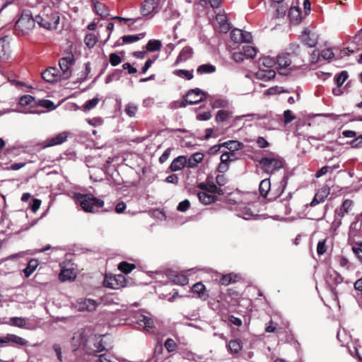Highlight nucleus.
<instances>
[{"label":"nucleus","instance_id":"obj_1","mask_svg":"<svg viewBox=\"0 0 362 362\" xmlns=\"http://www.w3.org/2000/svg\"><path fill=\"white\" fill-rule=\"evenodd\" d=\"M35 21L40 27L46 30H56L60 21L59 12L51 7H45L35 16Z\"/></svg>","mask_w":362,"mask_h":362},{"label":"nucleus","instance_id":"obj_2","mask_svg":"<svg viewBox=\"0 0 362 362\" xmlns=\"http://www.w3.org/2000/svg\"><path fill=\"white\" fill-rule=\"evenodd\" d=\"M288 177L286 175H284L281 181L278 183V193H274V190L276 187L275 185L273 187L271 186L270 180L269 178H266L262 180L259 183V194L264 198L268 200L272 201L275 200L278 197H279L281 194L284 192L288 184Z\"/></svg>","mask_w":362,"mask_h":362},{"label":"nucleus","instance_id":"obj_3","mask_svg":"<svg viewBox=\"0 0 362 362\" xmlns=\"http://www.w3.org/2000/svg\"><path fill=\"white\" fill-rule=\"evenodd\" d=\"M260 168L267 174L272 175L284 168V159L280 156L269 152L258 160Z\"/></svg>","mask_w":362,"mask_h":362},{"label":"nucleus","instance_id":"obj_4","mask_svg":"<svg viewBox=\"0 0 362 362\" xmlns=\"http://www.w3.org/2000/svg\"><path fill=\"white\" fill-rule=\"evenodd\" d=\"M77 200L83 211L89 213H94L104 205V202L95 197L91 194H78Z\"/></svg>","mask_w":362,"mask_h":362},{"label":"nucleus","instance_id":"obj_5","mask_svg":"<svg viewBox=\"0 0 362 362\" xmlns=\"http://www.w3.org/2000/svg\"><path fill=\"white\" fill-rule=\"evenodd\" d=\"M36 21L35 17L30 10H25L22 12L20 18L15 24L16 30L21 31L23 34L28 33L34 28Z\"/></svg>","mask_w":362,"mask_h":362},{"label":"nucleus","instance_id":"obj_6","mask_svg":"<svg viewBox=\"0 0 362 362\" xmlns=\"http://www.w3.org/2000/svg\"><path fill=\"white\" fill-rule=\"evenodd\" d=\"M84 350L89 355L96 356L98 353L105 350V346L100 337L92 336L86 340Z\"/></svg>","mask_w":362,"mask_h":362},{"label":"nucleus","instance_id":"obj_7","mask_svg":"<svg viewBox=\"0 0 362 362\" xmlns=\"http://www.w3.org/2000/svg\"><path fill=\"white\" fill-rule=\"evenodd\" d=\"M104 286L112 289H119L128 285V281L124 275L119 274L114 276L106 275L104 279Z\"/></svg>","mask_w":362,"mask_h":362},{"label":"nucleus","instance_id":"obj_8","mask_svg":"<svg viewBox=\"0 0 362 362\" xmlns=\"http://www.w3.org/2000/svg\"><path fill=\"white\" fill-rule=\"evenodd\" d=\"M66 54L59 60V66L64 75V78H68L71 76L70 68L75 62V57L71 52H66Z\"/></svg>","mask_w":362,"mask_h":362},{"label":"nucleus","instance_id":"obj_9","mask_svg":"<svg viewBox=\"0 0 362 362\" xmlns=\"http://www.w3.org/2000/svg\"><path fill=\"white\" fill-rule=\"evenodd\" d=\"M205 97V93L202 91L199 88H194L188 90L186 95H185V98H186V101L189 105L197 104L204 100Z\"/></svg>","mask_w":362,"mask_h":362},{"label":"nucleus","instance_id":"obj_10","mask_svg":"<svg viewBox=\"0 0 362 362\" xmlns=\"http://www.w3.org/2000/svg\"><path fill=\"white\" fill-rule=\"evenodd\" d=\"M289 55L290 54L288 53H283L277 57L276 62L279 66L278 71L281 75L286 76L289 74V71L286 69L291 64Z\"/></svg>","mask_w":362,"mask_h":362},{"label":"nucleus","instance_id":"obj_11","mask_svg":"<svg viewBox=\"0 0 362 362\" xmlns=\"http://www.w3.org/2000/svg\"><path fill=\"white\" fill-rule=\"evenodd\" d=\"M98 303L95 300L90 298L79 299L77 302L76 308L78 310L91 312L95 310Z\"/></svg>","mask_w":362,"mask_h":362},{"label":"nucleus","instance_id":"obj_12","mask_svg":"<svg viewBox=\"0 0 362 362\" xmlns=\"http://www.w3.org/2000/svg\"><path fill=\"white\" fill-rule=\"evenodd\" d=\"M68 137V133L66 132L58 134L57 136L47 139L42 144V148H45L47 147L59 145L66 141Z\"/></svg>","mask_w":362,"mask_h":362},{"label":"nucleus","instance_id":"obj_13","mask_svg":"<svg viewBox=\"0 0 362 362\" xmlns=\"http://www.w3.org/2000/svg\"><path fill=\"white\" fill-rule=\"evenodd\" d=\"M302 42L309 47H314L317 44V35L308 29H305L301 35Z\"/></svg>","mask_w":362,"mask_h":362},{"label":"nucleus","instance_id":"obj_14","mask_svg":"<svg viewBox=\"0 0 362 362\" xmlns=\"http://www.w3.org/2000/svg\"><path fill=\"white\" fill-rule=\"evenodd\" d=\"M158 0H144L141 6V13L143 16L150 15L153 12H158Z\"/></svg>","mask_w":362,"mask_h":362},{"label":"nucleus","instance_id":"obj_15","mask_svg":"<svg viewBox=\"0 0 362 362\" xmlns=\"http://www.w3.org/2000/svg\"><path fill=\"white\" fill-rule=\"evenodd\" d=\"M59 70L55 67H49L42 73V78L48 83H54L58 80Z\"/></svg>","mask_w":362,"mask_h":362},{"label":"nucleus","instance_id":"obj_16","mask_svg":"<svg viewBox=\"0 0 362 362\" xmlns=\"http://www.w3.org/2000/svg\"><path fill=\"white\" fill-rule=\"evenodd\" d=\"M185 166H187V157L185 156H180L173 160L169 169L172 172H176L183 169Z\"/></svg>","mask_w":362,"mask_h":362},{"label":"nucleus","instance_id":"obj_17","mask_svg":"<svg viewBox=\"0 0 362 362\" xmlns=\"http://www.w3.org/2000/svg\"><path fill=\"white\" fill-rule=\"evenodd\" d=\"M194 54L193 49L189 46H185L182 49L179 55L177 56L175 64H177L182 62H185L187 59H190Z\"/></svg>","mask_w":362,"mask_h":362},{"label":"nucleus","instance_id":"obj_18","mask_svg":"<svg viewBox=\"0 0 362 362\" xmlns=\"http://www.w3.org/2000/svg\"><path fill=\"white\" fill-rule=\"evenodd\" d=\"M353 204V201L350 199H345L341 205V207L339 209H336V216L339 218H343L346 214H348L350 211Z\"/></svg>","mask_w":362,"mask_h":362},{"label":"nucleus","instance_id":"obj_19","mask_svg":"<svg viewBox=\"0 0 362 362\" xmlns=\"http://www.w3.org/2000/svg\"><path fill=\"white\" fill-rule=\"evenodd\" d=\"M192 291L197 294V297L206 300L209 298V295L206 294V287L202 282H197L194 284L192 287Z\"/></svg>","mask_w":362,"mask_h":362},{"label":"nucleus","instance_id":"obj_20","mask_svg":"<svg viewBox=\"0 0 362 362\" xmlns=\"http://www.w3.org/2000/svg\"><path fill=\"white\" fill-rule=\"evenodd\" d=\"M243 342L239 339H231L227 344V347L230 354H237L243 349Z\"/></svg>","mask_w":362,"mask_h":362},{"label":"nucleus","instance_id":"obj_21","mask_svg":"<svg viewBox=\"0 0 362 362\" xmlns=\"http://www.w3.org/2000/svg\"><path fill=\"white\" fill-rule=\"evenodd\" d=\"M204 159V154L200 152H197L190 156L187 158V167L193 168L197 166L198 163H201Z\"/></svg>","mask_w":362,"mask_h":362},{"label":"nucleus","instance_id":"obj_22","mask_svg":"<svg viewBox=\"0 0 362 362\" xmlns=\"http://www.w3.org/2000/svg\"><path fill=\"white\" fill-rule=\"evenodd\" d=\"M199 201L204 204H209L217 200V196L206 192H199L197 194Z\"/></svg>","mask_w":362,"mask_h":362},{"label":"nucleus","instance_id":"obj_23","mask_svg":"<svg viewBox=\"0 0 362 362\" xmlns=\"http://www.w3.org/2000/svg\"><path fill=\"white\" fill-rule=\"evenodd\" d=\"M222 146L231 151L232 156H234V151L240 150L244 146L243 143L238 141H228L223 143Z\"/></svg>","mask_w":362,"mask_h":362},{"label":"nucleus","instance_id":"obj_24","mask_svg":"<svg viewBox=\"0 0 362 362\" xmlns=\"http://www.w3.org/2000/svg\"><path fill=\"white\" fill-rule=\"evenodd\" d=\"M94 11L101 18L109 16V8L102 2L95 1L94 3Z\"/></svg>","mask_w":362,"mask_h":362},{"label":"nucleus","instance_id":"obj_25","mask_svg":"<svg viewBox=\"0 0 362 362\" xmlns=\"http://www.w3.org/2000/svg\"><path fill=\"white\" fill-rule=\"evenodd\" d=\"M76 277V273L73 269H63L59 275V279L62 281H71Z\"/></svg>","mask_w":362,"mask_h":362},{"label":"nucleus","instance_id":"obj_26","mask_svg":"<svg viewBox=\"0 0 362 362\" xmlns=\"http://www.w3.org/2000/svg\"><path fill=\"white\" fill-rule=\"evenodd\" d=\"M288 17L291 21L295 23H299L301 19L300 8L295 6H291L288 11Z\"/></svg>","mask_w":362,"mask_h":362},{"label":"nucleus","instance_id":"obj_27","mask_svg":"<svg viewBox=\"0 0 362 362\" xmlns=\"http://www.w3.org/2000/svg\"><path fill=\"white\" fill-rule=\"evenodd\" d=\"M19 105L22 107L30 106L35 107L37 106V102L35 100V98L30 95H25L21 97L19 100Z\"/></svg>","mask_w":362,"mask_h":362},{"label":"nucleus","instance_id":"obj_28","mask_svg":"<svg viewBox=\"0 0 362 362\" xmlns=\"http://www.w3.org/2000/svg\"><path fill=\"white\" fill-rule=\"evenodd\" d=\"M233 117V112L226 110H218L216 115V121L217 122H223L228 121L229 119Z\"/></svg>","mask_w":362,"mask_h":362},{"label":"nucleus","instance_id":"obj_29","mask_svg":"<svg viewBox=\"0 0 362 362\" xmlns=\"http://www.w3.org/2000/svg\"><path fill=\"white\" fill-rule=\"evenodd\" d=\"M170 279L175 284L185 286L188 284L189 279L184 274H175L171 275Z\"/></svg>","mask_w":362,"mask_h":362},{"label":"nucleus","instance_id":"obj_30","mask_svg":"<svg viewBox=\"0 0 362 362\" xmlns=\"http://www.w3.org/2000/svg\"><path fill=\"white\" fill-rule=\"evenodd\" d=\"M239 276L233 273L223 275L220 279V284L223 286H228L231 283L236 282Z\"/></svg>","mask_w":362,"mask_h":362},{"label":"nucleus","instance_id":"obj_31","mask_svg":"<svg viewBox=\"0 0 362 362\" xmlns=\"http://www.w3.org/2000/svg\"><path fill=\"white\" fill-rule=\"evenodd\" d=\"M4 340L6 341V343L11 341L21 346H24L27 344V341L25 339L13 334H8L7 336L4 337Z\"/></svg>","mask_w":362,"mask_h":362},{"label":"nucleus","instance_id":"obj_32","mask_svg":"<svg viewBox=\"0 0 362 362\" xmlns=\"http://www.w3.org/2000/svg\"><path fill=\"white\" fill-rule=\"evenodd\" d=\"M216 70L215 66L210 64H204L198 66L197 71L199 74H206L214 73Z\"/></svg>","mask_w":362,"mask_h":362},{"label":"nucleus","instance_id":"obj_33","mask_svg":"<svg viewBox=\"0 0 362 362\" xmlns=\"http://www.w3.org/2000/svg\"><path fill=\"white\" fill-rule=\"evenodd\" d=\"M162 44L160 40H150L146 45V49L148 52H156L160 50Z\"/></svg>","mask_w":362,"mask_h":362},{"label":"nucleus","instance_id":"obj_34","mask_svg":"<svg viewBox=\"0 0 362 362\" xmlns=\"http://www.w3.org/2000/svg\"><path fill=\"white\" fill-rule=\"evenodd\" d=\"M37 261L35 259H31L29 261L27 267L23 269L24 275L26 278H28L36 269L37 267Z\"/></svg>","mask_w":362,"mask_h":362},{"label":"nucleus","instance_id":"obj_35","mask_svg":"<svg viewBox=\"0 0 362 362\" xmlns=\"http://www.w3.org/2000/svg\"><path fill=\"white\" fill-rule=\"evenodd\" d=\"M145 33H141L138 35H124L122 37L123 43L129 44L135 42L145 36Z\"/></svg>","mask_w":362,"mask_h":362},{"label":"nucleus","instance_id":"obj_36","mask_svg":"<svg viewBox=\"0 0 362 362\" xmlns=\"http://www.w3.org/2000/svg\"><path fill=\"white\" fill-rule=\"evenodd\" d=\"M135 268L136 265L134 264L129 263L125 261H123L118 264V269L125 274H129Z\"/></svg>","mask_w":362,"mask_h":362},{"label":"nucleus","instance_id":"obj_37","mask_svg":"<svg viewBox=\"0 0 362 362\" xmlns=\"http://www.w3.org/2000/svg\"><path fill=\"white\" fill-rule=\"evenodd\" d=\"M257 76L262 80L268 81L275 77L276 72L272 69L260 70L258 71Z\"/></svg>","mask_w":362,"mask_h":362},{"label":"nucleus","instance_id":"obj_38","mask_svg":"<svg viewBox=\"0 0 362 362\" xmlns=\"http://www.w3.org/2000/svg\"><path fill=\"white\" fill-rule=\"evenodd\" d=\"M330 193V189L328 185H325L321 188L318 189L317 193L315 194V196H317L319 198L320 201L325 202L326 198L328 197V195Z\"/></svg>","mask_w":362,"mask_h":362},{"label":"nucleus","instance_id":"obj_39","mask_svg":"<svg viewBox=\"0 0 362 362\" xmlns=\"http://www.w3.org/2000/svg\"><path fill=\"white\" fill-rule=\"evenodd\" d=\"M242 52L245 57L247 59H253L257 54L256 49L250 45L243 46Z\"/></svg>","mask_w":362,"mask_h":362},{"label":"nucleus","instance_id":"obj_40","mask_svg":"<svg viewBox=\"0 0 362 362\" xmlns=\"http://www.w3.org/2000/svg\"><path fill=\"white\" fill-rule=\"evenodd\" d=\"M349 74L346 71H342L339 74H337L334 77L335 83L337 87H341L345 81L348 78Z\"/></svg>","mask_w":362,"mask_h":362},{"label":"nucleus","instance_id":"obj_41","mask_svg":"<svg viewBox=\"0 0 362 362\" xmlns=\"http://www.w3.org/2000/svg\"><path fill=\"white\" fill-rule=\"evenodd\" d=\"M206 192L211 193L212 194H223V190L220 187H218L214 183H207V187H206Z\"/></svg>","mask_w":362,"mask_h":362},{"label":"nucleus","instance_id":"obj_42","mask_svg":"<svg viewBox=\"0 0 362 362\" xmlns=\"http://www.w3.org/2000/svg\"><path fill=\"white\" fill-rule=\"evenodd\" d=\"M98 39L93 33L86 34L84 38V42L89 48L93 47L95 45Z\"/></svg>","mask_w":362,"mask_h":362},{"label":"nucleus","instance_id":"obj_43","mask_svg":"<svg viewBox=\"0 0 362 362\" xmlns=\"http://www.w3.org/2000/svg\"><path fill=\"white\" fill-rule=\"evenodd\" d=\"M174 74L181 78H185L187 80L193 78V71H188L184 69H177L174 71Z\"/></svg>","mask_w":362,"mask_h":362},{"label":"nucleus","instance_id":"obj_44","mask_svg":"<svg viewBox=\"0 0 362 362\" xmlns=\"http://www.w3.org/2000/svg\"><path fill=\"white\" fill-rule=\"evenodd\" d=\"M9 49V43L6 37L0 38V57H4Z\"/></svg>","mask_w":362,"mask_h":362},{"label":"nucleus","instance_id":"obj_45","mask_svg":"<svg viewBox=\"0 0 362 362\" xmlns=\"http://www.w3.org/2000/svg\"><path fill=\"white\" fill-rule=\"evenodd\" d=\"M242 30L240 29H234L230 33L231 40L236 43L242 42Z\"/></svg>","mask_w":362,"mask_h":362},{"label":"nucleus","instance_id":"obj_46","mask_svg":"<svg viewBox=\"0 0 362 362\" xmlns=\"http://www.w3.org/2000/svg\"><path fill=\"white\" fill-rule=\"evenodd\" d=\"M164 346L170 353L176 350L177 345L174 339L168 338L164 343Z\"/></svg>","mask_w":362,"mask_h":362},{"label":"nucleus","instance_id":"obj_47","mask_svg":"<svg viewBox=\"0 0 362 362\" xmlns=\"http://www.w3.org/2000/svg\"><path fill=\"white\" fill-rule=\"evenodd\" d=\"M11 325L18 327H24L26 323L25 319L23 317H13L11 318Z\"/></svg>","mask_w":362,"mask_h":362},{"label":"nucleus","instance_id":"obj_48","mask_svg":"<svg viewBox=\"0 0 362 362\" xmlns=\"http://www.w3.org/2000/svg\"><path fill=\"white\" fill-rule=\"evenodd\" d=\"M37 106H40L48 110H54L55 108L54 103L49 100H40L37 103Z\"/></svg>","mask_w":362,"mask_h":362},{"label":"nucleus","instance_id":"obj_49","mask_svg":"<svg viewBox=\"0 0 362 362\" xmlns=\"http://www.w3.org/2000/svg\"><path fill=\"white\" fill-rule=\"evenodd\" d=\"M122 70L115 69L112 74H109L105 78V83H109L113 80H118L120 77Z\"/></svg>","mask_w":362,"mask_h":362},{"label":"nucleus","instance_id":"obj_50","mask_svg":"<svg viewBox=\"0 0 362 362\" xmlns=\"http://www.w3.org/2000/svg\"><path fill=\"white\" fill-rule=\"evenodd\" d=\"M109 61L112 66H116L122 62V58L117 53H111Z\"/></svg>","mask_w":362,"mask_h":362},{"label":"nucleus","instance_id":"obj_51","mask_svg":"<svg viewBox=\"0 0 362 362\" xmlns=\"http://www.w3.org/2000/svg\"><path fill=\"white\" fill-rule=\"evenodd\" d=\"M99 103V100L98 98H94L91 100H89L85 103L83 105V108L85 110H90L94 108Z\"/></svg>","mask_w":362,"mask_h":362},{"label":"nucleus","instance_id":"obj_52","mask_svg":"<svg viewBox=\"0 0 362 362\" xmlns=\"http://www.w3.org/2000/svg\"><path fill=\"white\" fill-rule=\"evenodd\" d=\"M228 105V101L224 98H218L214 101L213 108L226 107Z\"/></svg>","mask_w":362,"mask_h":362},{"label":"nucleus","instance_id":"obj_53","mask_svg":"<svg viewBox=\"0 0 362 362\" xmlns=\"http://www.w3.org/2000/svg\"><path fill=\"white\" fill-rule=\"evenodd\" d=\"M289 54H296L298 55L300 52V45L296 42H293L289 45V47L288 48Z\"/></svg>","mask_w":362,"mask_h":362},{"label":"nucleus","instance_id":"obj_54","mask_svg":"<svg viewBox=\"0 0 362 362\" xmlns=\"http://www.w3.org/2000/svg\"><path fill=\"white\" fill-rule=\"evenodd\" d=\"M296 119V116L293 115L290 110L284 112V123L288 124Z\"/></svg>","mask_w":362,"mask_h":362},{"label":"nucleus","instance_id":"obj_55","mask_svg":"<svg viewBox=\"0 0 362 362\" xmlns=\"http://www.w3.org/2000/svg\"><path fill=\"white\" fill-rule=\"evenodd\" d=\"M142 319L140 320L141 322L144 323V327L147 329L153 327L154 322L153 320L147 316L142 315Z\"/></svg>","mask_w":362,"mask_h":362},{"label":"nucleus","instance_id":"obj_56","mask_svg":"<svg viewBox=\"0 0 362 362\" xmlns=\"http://www.w3.org/2000/svg\"><path fill=\"white\" fill-rule=\"evenodd\" d=\"M190 207V202L188 199L180 202L177 206V210L181 212H185Z\"/></svg>","mask_w":362,"mask_h":362},{"label":"nucleus","instance_id":"obj_57","mask_svg":"<svg viewBox=\"0 0 362 362\" xmlns=\"http://www.w3.org/2000/svg\"><path fill=\"white\" fill-rule=\"evenodd\" d=\"M137 107L133 104H128L125 107V112L129 117H134L137 112Z\"/></svg>","mask_w":362,"mask_h":362},{"label":"nucleus","instance_id":"obj_58","mask_svg":"<svg viewBox=\"0 0 362 362\" xmlns=\"http://www.w3.org/2000/svg\"><path fill=\"white\" fill-rule=\"evenodd\" d=\"M320 55L324 59L328 60L333 59L334 57V52L329 48L322 50Z\"/></svg>","mask_w":362,"mask_h":362},{"label":"nucleus","instance_id":"obj_59","mask_svg":"<svg viewBox=\"0 0 362 362\" xmlns=\"http://www.w3.org/2000/svg\"><path fill=\"white\" fill-rule=\"evenodd\" d=\"M267 94L274 95L276 93H288V90H284L283 88H280L278 86L272 87L269 88L267 90Z\"/></svg>","mask_w":362,"mask_h":362},{"label":"nucleus","instance_id":"obj_60","mask_svg":"<svg viewBox=\"0 0 362 362\" xmlns=\"http://www.w3.org/2000/svg\"><path fill=\"white\" fill-rule=\"evenodd\" d=\"M350 145L353 148H361L362 147V134L357 136L355 139L350 142Z\"/></svg>","mask_w":362,"mask_h":362},{"label":"nucleus","instance_id":"obj_61","mask_svg":"<svg viewBox=\"0 0 362 362\" xmlns=\"http://www.w3.org/2000/svg\"><path fill=\"white\" fill-rule=\"evenodd\" d=\"M171 151H172V148H168L159 158V162L160 163H164L168 159V158L171 153Z\"/></svg>","mask_w":362,"mask_h":362},{"label":"nucleus","instance_id":"obj_62","mask_svg":"<svg viewBox=\"0 0 362 362\" xmlns=\"http://www.w3.org/2000/svg\"><path fill=\"white\" fill-rule=\"evenodd\" d=\"M326 252L325 240L319 241L317 246V252L319 255Z\"/></svg>","mask_w":362,"mask_h":362},{"label":"nucleus","instance_id":"obj_63","mask_svg":"<svg viewBox=\"0 0 362 362\" xmlns=\"http://www.w3.org/2000/svg\"><path fill=\"white\" fill-rule=\"evenodd\" d=\"M216 183L218 184V185H219L220 187L221 186H224L227 182H228V179L226 178V177L221 174V175H218L216 177Z\"/></svg>","mask_w":362,"mask_h":362},{"label":"nucleus","instance_id":"obj_64","mask_svg":"<svg viewBox=\"0 0 362 362\" xmlns=\"http://www.w3.org/2000/svg\"><path fill=\"white\" fill-rule=\"evenodd\" d=\"M233 59L238 63L242 62L244 60L245 56L243 54V52H235L233 54Z\"/></svg>","mask_w":362,"mask_h":362}]
</instances>
